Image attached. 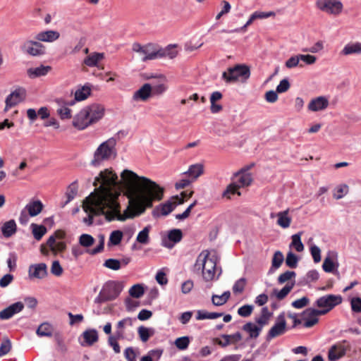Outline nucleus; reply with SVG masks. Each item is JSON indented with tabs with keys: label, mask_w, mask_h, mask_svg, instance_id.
<instances>
[{
	"label": "nucleus",
	"mask_w": 361,
	"mask_h": 361,
	"mask_svg": "<svg viewBox=\"0 0 361 361\" xmlns=\"http://www.w3.org/2000/svg\"><path fill=\"white\" fill-rule=\"evenodd\" d=\"M86 200L83 205L85 212L89 213L87 217L83 219V222L88 226L93 224L94 216L104 215L107 221L115 219L123 221L133 217L128 209L123 214H120V205L116 201L118 195L116 190L120 185L118 176L111 169L102 171L94 179L93 185L97 187Z\"/></svg>",
	"instance_id": "obj_1"
},
{
	"label": "nucleus",
	"mask_w": 361,
	"mask_h": 361,
	"mask_svg": "<svg viewBox=\"0 0 361 361\" xmlns=\"http://www.w3.org/2000/svg\"><path fill=\"white\" fill-rule=\"evenodd\" d=\"M126 188L135 195L134 207L140 213L153 206L154 201H159L164 195V189L157 183L135 172L125 169L121 174Z\"/></svg>",
	"instance_id": "obj_2"
},
{
	"label": "nucleus",
	"mask_w": 361,
	"mask_h": 361,
	"mask_svg": "<svg viewBox=\"0 0 361 361\" xmlns=\"http://www.w3.org/2000/svg\"><path fill=\"white\" fill-rule=\"evenodd\" d=\"M116 145V140L114 137H111L100 144L94 153L90 165L97 167L103 161L116 158L117 155Z\"/></svg>",
	"instance_id": "obj_3"
},
{
	"label": "nucleus",
	"mask_w": 361,
	"mask_h": 361,
	"mask_svg": "<svg viewBox=\"0 0 361 361\" xmlns=\"http://www.w3.org/2000/svg\"><path fill=\"white\" fill-rule=\"evenodd\" d=\"M250 169V166L247 169H242L235 173V181L227 186L226 189L223 192V197L230 199L231 195L237 193L238 195H240L238 189L241 187L247 186L252 183V179L251 173L247 172Z\"/></svg>",
	"instance_id": "obj_4"
},
{
	"label": "nucleus",
	"mask_w": 361,
	"mask_h": 361,
	"mask_svg": "<svg viewBox=\"0 0 361 361\" xmlns=\"http://www.w3.org/2000/svg\"><path fill=\"white\" fill-rule=\"evenodd\" d=\"M177 55V51L172 50L171 45L165 49L158 48L153 44H145V56L142 58V61L154 60L168 56L173 59Z\"/></svg>",
	"instance_id": "obj_5"
},
{
	"label": "nucleus",
	"mask_w": 361,
	"mask_h": 361,
	"mask_svg": "<svg viewBox=\"0 0 361 361\" xmlns=\"http://www.w3.org/2000/svg\"><path fill=\"white\" fill-rule=\"evenodd\" d=\"M250 76V71L247 66L238 64L233 67H229L226 71L222 73V78L227 83H233L242 78L247 80Z\"/></svg>",
	"instance_id": "obj_6"
},
{
	"label": "nucleus",
	"mask_w": 361,
	"mask_h": 361,
	"mask_svg": "<svg viewBox=\"0 0 361 361\" xmlns=\"http://www.w3.org/2000/svg\"><path fill=\"white\" fill-rule=\"evenodd\" d=\"M341 302L342 297L341 295L329 294L319 298L316 301V305L319 307L324 308L319 310L325 311L326 314Z\"/></svg>",
	"instance_id": "obj_7"
},
{
	"label": "nucleus",
	"mask_w": 361,
	"mask_h": 361,
	"mask_svg": "<svg viewBox=\"0 0 361 361\" xmlns=\"http://www.w3.org/2000/svg\"><path fill=\"white\" fill-rule=\"evenodd\" d=\"M317 8L329 14L338 15L343 10V4L337 0H317Z\"/></svg>",
	"instance_id": "obj_8"
},
{
	"label": "nucleus",
	"mask_w": 361,
	"mask_h": 361,
	"mask_svg": "<svg viewBox=\"0 0 361 361\" xmlns=\"http://www.w3.org/2000/svg\"><path fill=\"white\" fill-rule=\"evenodd\" d=\"M21 50L30 56H39L46 54V47L39 41L26 40L20 47Z\"/></svg>",
	"instance_id": "obj_9"
},
{
	"label": "nucleus",
	"mask_w": 361,
	"mask_h": 361,
	"mask_svg": "<svg viewBox=\"0 0 361 361\" xmlns=\"http://www.w3.org/2000/svg\"><path fill=\"white\" fill-rule=\"evenodd\" d=\"M123 288V286L121 282L109 281L104 283L101 290L107 300L111 301L118 297Z\"/></svg>",
	"instance_id": "obj_10"
},
{
	"label": "nucleus",
	"mask_w": 361,
	"mask_h": 361,
	"mask_svg": "<svg viewBox=\"0 0 361 361\" xmlns=\"http://www.w3.org/2000/svg\"><path fill=\"white\" fill-rule=\"evenodd\" d=\"M176 201L171 202L167 201L164 204H161L159 206L157 207L152 212V214L154 217H159L160 215L167 216L169 214L175 207L180 204H183L184 200L183 198L179 197L178 195L173 197Z\"/></svg>",
	"instance_id": "obj_11"
},
{
	"label": "nucleus",
	"mask_w": 361,
	"mask_h": 361,
	"mask_svg": "<svg viewBox=\"0 0 361 361\" xmlns=\"http://www.w3.org/2000/svg\"><path fill=\"white\" fill-rule=\"evenodd\" d=\"M350 348V345L346 340H343L332 345L328 353V358L330 361H336L343 357L347 350Z\"/></svg>",
	"instance_id": "obj_12"
},
{
	"label": "nucleus",
	"mask_w": 361,
	"mask_h": 361,
	"mask_svg": "<svg viewBox=\"0 0 361 361\" xmlns=\"http://www.w3.org/2000/svg\"><path fill=\"white\" fill-rule=\"evenodd\" d=\"M286 331V322L285 319L284 314H280L274 324V326L269 329L267 335V340L270 341L271 339L283 335Z\"/></svg>",
	"instance_id": "obj_13"
},
{
	"label": "nucleus",
	"mask_w": 361,
	"mask_h": 361,
	"mask_svg": "<svg viewBox=\"0 0 361 361\" xmlns=\"http://www.w3.org/2000/svg\"><path fill=\"white\" fill-rule=\"evenodd\" d=\"M338 253L336 251H329L328 255L325 257L322 268L325 272L333 273L336 274L338 273V262H337Z\"/></svg>",
	"instance_id": "obj_14"
},
{
	"label": "nucleus",
	"mask_w": 361,
	"mask_h": 361,
	"mask_svg": "<svg viewBox=\"0 0 361 361\" xmlns=\"http://www.w3.org/2000/svg\"><path fill=\"white\" fill-rule=\"evenodd\" d=\"M90 119L88 111L83 108L74 116L72 123L75 128L82 130L92 125Z\"/></svg>",
	"instance_id": "obj_15"
},
{
	"label": "nucleus",
	"mask_w": 361,
	"mask_h": 361,
	"mask_svg": "<svg viewBox=\"0 0 361 361\" xmlns=\"http://www.w3.org/2000/svg\"><path fill=\"white\" fill-rule=\"evenodd\" d=\"M326 314L325 311H320L319 310L314 309V308H307L302 313V315L305 317H307L306 321L303 324V326L305 328H311L314 325H315L319 319L317 317L319 315Z\"/></svg>",
	"instance_id": "obj_16"
},
{
	"label": "nucleus",
	"mask_w": 361,
	"mask_h": 361,
	"mask_svg": "<svg viewBox=\"0 0 361 361\" xmlns=\"http://www.w3.org/2000/svg\"><path fill=\"white\" fill-rule=\"evenodd\" d=\"M85 109L88 111V116L92 125L98 122L104 115V107L99 104L87 106Z\"/></svg>",
	"instance_id": "obj_17"
},
{
	"label": "nucleus",
	"mask_w": 361,
	"mask_h": 361,
	"mask_svg": "<svg viewBox=\"0 0 361 361\" xmlns=\"http://www.w3.org/2000/svg\"><path fill=\"white\" fill-rule=\"evenodd\" d=\"M25 97V90L23 88H18L12 92L6 98V111L8 108L13 107L22 102Z\"/></svg>",
	"instance_id": "obj_18"
},
{
	"label": "nucleus",
	"mask_w": 361,
	"mask_h": 361,
	"mask_svg": "<svg viewBox=\"0 0 361 361\" xmlns=\"http://www.w3.org/2000/svg\"><path fill=\"white\" fill-rule=\"evenodd\" d=\"M24 307L25 305L22 302L13 303L0 312V319L2 320L9 319L16 314L20 312Z\"/></svg>",
	"instance_id": "obj_19"
},
{
	"label": "nucleus",
	"mask_w": 361,
	"mask_h": 361,
	"mask_svg": "<svg viewBox=\"0 0 361 361\" xmlns=\"http://www.w3.org/2000/svg\"><path fill=\"white\" fill-rule=\"evenodd\" d=\"M47 274V267L44 263L31 264L29 267L28 274L30 278L42 279L46 277Z\"/></svg>",
	"instance_id": "obj_20"
},
{
	"label": "nucleus",
	"mask_w": 361,
	"mask_h": 361,
	"mask_svg": "<svg viewBox=\"0 0 361 361\" xmlns=\"http://www.w3.org/2000/svg\"><path fill=\"white\" fill-rule=\"evenodd\" d=\"M134 320L135 319L131 317H126L120 320L116 324V331H115L114 335L117 336V338H124L129 340L133 338V334H130L128 335L125 334L124 328L126 326H132Z\"/></svg>",
	"instance_id": "obj_21"
},
{
	"label": "nucleus",
	"mask_w": 361,
	"mask_h": 361,
	"mask_svg": "<svg viewBox=\"0 0 361 361\" xmlns=\"http://www.w3.org/2000/svg\"><path fill=\"white\" fill-rule=\"evenodd\" d=\"M329 106V100L326 97L319 96L312 99L309 104L308 109L311 111H319L326 109Z\"/></svg>",
	"instance_id": "obj_22"
},
{
	"label": "nucleus",
	"mask_w": 361,
	"mask_h": 361,
	"mask_svg": "<svg viewBox=\"0 0 361 361\" xmlns=\"http://www.w3.org/2000/svg\"><path fill=\"white\" fill-rule=\"evenodd\" d=\"M152 92V88L150 84H144L139 90L135 91L133 96V99L135 101H146L147 100Z\"/></svg>",
	"instance_id": "obj_23"
},
{
	"label": "nucleus",
	"mask_w": 361,
	"mask_h": 361,
	"mask_svg": "<svg viewBox=\"0 0 361 361\" xmlns=\"http://www.w3.org/2000/svg\"><path fill=\"white\" fill-rule=\"evenodd\" d=\"M60 34L56 30H46L37 33L35 38L36 40L44 42H53L57 40Z\"/></svg>",
	"instance_id": "obj_24"
},
{
	"label": "nucleus",
	"mask_w": 361,
	"mask_h": 361,
	"mask_svg": "<svg viewBox=\"0 0 361 361\" xmlns=\"http://www.w3.org/2000/svg\"><path fill=\"white\" fill-rule=\"evenodd\" d=\"M209 252L208 250L202 251L197 257L196 262L193 266V271L203 274L204 269L207 267V259L209 257Z\"/></svg>",
	"instance_id": "obj_25"
},
{
	"label": "nucleus",
	"mask_w": 361,
	"mask_h": 361,
	"mask_svg": "<svg viewBox=\"0 0 361 361\" xmlns=\"http://www.w3.org/2000/svg\"><path fill=\"white\" fill-rule=\"evenodd\" d=\"M216 266V260L208 257L207 259V267L205 269H204L202 275L203 279L206 281H210L214 279L215 276Z\"/></svg>",
	"instance_id": "obj_26"
},
{
	"label": "nucleus",
	"mask_w": 361,
	"mask_h": 361,
	"mask_svg": "<svg viewBox=\"0 0 361 361\" xmlns=\"http://www.w3.org/2000/svg\"><path fill=\"white\" fill-rule=\"evenodd\" d=\"M82 336L84 338V343H81L82 345H92L98 341L99 336L97 331L94 329H90L85 331Z\"/></svg>",
	"instance_id": "obj_27"
},
{
	"label": "nucleus",
	"mask_w": 361,
	"mask_h": 361,
	"mask_svg": "<svg viewBox=\"0 0 361 361\" xmlns=\"http://www.w3.org/2000/svg\"><path fill=\"white\" fill-rule=\"evenodd\" d=\"M43 207L40 200H32L26 204L24 209L27 212L30 216H35L42 211Z\"/></svg>",
	"instance_id": "obj_28"
},
{
	"label": "nucleus",
	"mask_w": 361,
	"mask_h": 361,
	"mask_svg": "<svg viewBox=\"0 0 361 361\" xmlns=\"http://www.w3.org/2000/svg\"><path fill=\"white\" fill-rule=\"evenodd\" d=\"M56 102L60 106L56 111L61 119L64 120L71 118L72 117L71 110L66 106V102L63 99L61 98L57 99Z\"/></svg>",
	"instance_id": "obj_29"
},
{
	"label": "nucleus",
	"mask_w": 361,
	"mask_h": 361,
	"mask_svg": "<svg viewBox=\"0 0 361 361\" xmlns=\"http://www.w3.org/2000/svg\"><path fill=\"white\" fill-rule=\"evenodd\" d=\"M242 329L249 334L250 338H257L262 330V326H259L251 322L245 324Z\"/></svg>",
	"instance_id": "obj_30"
},
{
	"label": "nucleus",
	"mask_w": 361,
	"mask_h": 361,
	"mask_svg": "<svg viewBox=\"0 0 361 361\" xmlns=\"http://www.w3.org/2000/svg\"><path fill=\"white\" fill-rule=\"evenodd\" d=\"M183 238V233L180 229L174 228L171 230L168 234V238L172 243H164V246L168 248H172L175 243L181 240Z\"/></svg>",
	"instance_id": "obj_31"
},
{
	"label": "nucleus",
	"mask_w": 361,
	"mask_h": 361,
	"mask_svg": "<svg viewBox=\"0 0 361 361\" xmlns=\"http://www.w3.org/2000/svg\"><path fill=\"white\" fill-rule=\"evenodd\" d=\"M1 232L4 237L8 238L14 235L17 231V226L13 219L5 222L1 226Z\"/></svg>",
	"instance_id": "obj_32"
},
{
	"label": "nucleus",
	"mask_w": 361,
	"mask_h": 361,
	"mask_svg": "<svg viewBox=\"0 0 361 361\" xmlns=\"http://www.w3.org/2000/svg\"><path fill=\"white\" fill-rule=\"evenodd\" d=\"M203 173V167L200 164H195L190 166L188 170L184 172L183 174L188 176L189 178L192 181L196 180Z\"/></svg>",
	"instance_id": "obj_33"
},
{
	"label": "nucleus",
	"mask_w": 361,
	"mask_h": 361,
	"mask_svg": "<svg viewBox=\"0 0 361 361\" xmlns=\"http://www.w3.org/2000/svg\"><path fill=\"white\" fill-rule=\"evenodd\" d=\"M51 69V67L47 66H44L43 65L37 67V68H30L27 70V75L31 78H35L40 76L46 75L49 71Z\"/></svg>",
	"instance_id": "obj_34"
},
{
	"label": "nucleus",
	"mask_w": 361,
	"mask_h": 361,
	"mask_svg": "<svg viewBox=\"0 0 361 361\" xmlns=\"http://www.w3.org/2000/svg\"><path fill=\"white\" fill-rule=\"evenodd\" d=\"M295 285V282H292L291 283H287L281 290H278L277 289H274L272 292V295H275L276 298L279 300L284 299L288 293L292 290Z\"/></svg>",
	"instance_id": "obj_35"
},
{
	"label": "nucleus",
	"mask_w": 361,
	"mask_h": 361,
	"mask_svg": "<svg viewBox=\"0 0 361 361\" xmlns=\"http://www.w3.org/2000/svg\"><path fill=\"white\" fill-rule=\"evenodd\" d=\"M231 297L229 290H226L221 295L214 294L212 296V302L215 306H221L227 302Z\"/></svg>",
	"instance_id": "obj_36"
},
{
	"label": "nucleus",
	"mask_w": 361,
	"mask_h": 361,
	"mask_svg": "<svg viewBox=\"0 0 361 361\" xmlns=\"http://www.w3.org/2000/svg\"><path fill=\"white\" fill-rule=\"evenodd\" d=\"M91 88L88 85H85L75 92V100L78 102L86 99L90 95Z\"/></svg>",
	"instance_id": "obj_37"
},
{
	"label": "nucleus",
	"mask_w": 361,
	"mask_h": 361,
	"mask_svg": "<svg viewBox=\"0 0 361 361\" xmlns=\"http://www.w3.org/2000/svg\"><path fill=\"white\" fill-rule=\"evenodd\" d=\"M30 228H32V235L37 240H40L47 232V228L43 225L32 223L30 225Z\"/></svg>",
	"instance_id": "obj_38"
},
{
	"label": "nucleus",
	"mask_w": 361,
	"mask_h": 361,
	"mask_svg": "<svg viewBox=\"0 0 361 361\" xmlns=\"http://www.w3.org/2000/svg\"><path fill=\"white\" fill-rule=\"evenodd\" d=\"M103 58V53L94 52L85 59L84 63L89 67H94L96 66L98 62L101 61Z\"/></svg>",
	"instance_id": "obj_39"
},
{
	"label": "nucleus",
	"mask_w": 361,
	"mask_h": 361,
	"mask_svg": "<svg viewBox=\"0 0 361 361\" xmlns=\"http://www.w3.org/2000/svg\"><path fill=\"white\" fill-rule=\"evenodd\" d=\"M52 326L47 322H44L39 325V326L37 328L36 331V334H37V336L40 337H50L52 336Z\"/></svg>",
	"instance_id": "obj_40"
},
{
	"label": "nucleus",
	"mask_w": 361,
	"mask_h": 361,
	"mask_svg": "<svg viewBox=\"0 0 361 361\" xmlns=\"http://www.w3.org/2000/svg\"><path fill=\"white\" fill-rule=\"evenodd\" d=\"M271 313L269 312L267 307H264L261 310V316L255 319V322L259 326H263L268 324L269 318L271 317Z\"/></svg>",
	"instance_id": "obj_41"
},
{
	"label": "nucleus",
	"mask_w": 361,
	"mask_h": 361,
	"mask_svg": "<svg viewBox=\"0 0 361 361\" xmlns=\"http://www.w3.org/2000/svg\"><path fill=\"white\" fill-rule=\"evenodd\" d=\"M150 229V226H145L141 231L138 233L136 238V241L143 245L148 244L149 243V233Z\"/></svg>",
	"instance_id": "obj_42"
},
{
	"label": "nucleus",
	"mask_w": 361,
	"mask_h": 361,
	"mask_svg": "<svg viewBox=\"0 0 361 361\" xmlns=\"http://www.w3.org/2000/svg\"><path fill=\"white\" fill-rule=\"evenodd\" d=\"M344 55L353 54H361V43L356 42L354 44H346L342 50Z\"/></svg>",
	"instance_id": "obj_43"
},
{
	"label": "nucleus",
	"mask_w": 361,
	"mask_h": 361,
	"mask_svg": "<svg viewBox=\"0 0 361 361\" xmlns=\"http://www.w3.org/2000/svg\"><path fill=\"white\" fill-rule=\"evenodd\" d=\"M277 224L282 228H286L290 226L291 219L288 216V211L279 212Z\"/></svg>",
	"instance_id": "obj_44"
},
{
	"label": "nucleus",
	"mask_w": 361,
	"mask_h": 361,
	"mask_svg": "<svg viewBox=\"0 0 361 361\" xmlns=\"http://www.w3.org/2000/svg\"><path fill=\"white\" fill-rule=\"evenodd\" d=\"M301 232L292 235V242L290 246H293L297 252H302L304 250V245L301 241Z\"/></svg>",
	"instance_id": "obj_45"
},
{
	"label": "nucleus",
	"mask_w": 361,
	"mask_h": 361,
	"mask_svg": "<svg viewBox=\"0 0 361 361\" xmlns=\"http://www.w3.org/2000/svg\"><path fill=\"white\" fill-rule=\"evenodd\" d=\"M137 332L142 342L147 341L149 337L153 334L152 329H147L143 326L138 328Z\"/></svg>",
	"instance_id": "obj_46"
},
{
	"label": "nucleus",
	"mask_w": 361,
	"mask_h": 361,
	"mask_svg": "<svg viewBox=\"0 0 361 361\" xmlns=\"http://www.w3.org/2000/svg\"><path fill=\"white\" fill-rule=\"evenodd\" d=\"M348 192V186L346 184L340 185L335 188L334 197L336 200L343 198Z\"/></svg>",
	"instance_id": "obj_47"
},
{
	"label": "nucleus",
	"mask_w": 361,
	"mask_h": 361,
	"mask_svg": "<svg viewBox=\"0 0 361 361\" xmlns=\"http://www.w3.org/2000/svg\"><path fill=\"white\" fill-rule=\"evenodd\" d=\"M298 260L299 259L296 255L292 252H289L286 255V264L287 267L294 269L297 267Z\"/></svg>",
	"instance_id": "obj_48"
},
{
	"label": "nucleus",
	"mask_w": 361,
	"mask_h": 361,
	"mask_svg": "<svg viewBox=\"0 0 361 361\" xmlns=\"http://www.w3.org/2000/svg\"><path fill=\"white\" fill-rule=\"evenodd\" d=\"M78 192V187L76 185V182L72 183L68 188L67 192H66V197L67 200L66 201L65 204H68L71 200L74 199L75 195H77Z\"/></svg>",
	"instance_id": "obj_49"
},
{
	"label": "nucleus",
	"mask_w": 361,
	"mask_h": 361,
	"mask_svg": "<svg viewBox=\"0 0 361 361\" xmlns=\"http://www.w3.org/2000/svg\"><path fill=\"white\" fill-rule=\"evenodd\" d=\"M129 294L133 298H139L144 294V288L140 284L133 285L129 290Z\"/></svg>",
	"instance_id": "obj_50"
},
{
	"label": "nucleus",
	"mask_w": 361,
	"mask_h": 361,
	"mask_svg": "<svg viewBox=\"0 0 361 361\" xmlns=\"http://www.w3.org/2000/svg\"><path fill=\"white\" fill-rule=\"evenodd\" d=\"M246 285V279L245 278H240L237 280L233 286V291L235 294L241 293L243 292Z\"/></svg>",
	"instance_id": "obj_51"
},
{
	"label": "nucleus",
	"mask_w": 361,
	"mask_h": 361,
	"mask_svg": "<svg viewBox=\"0 0 361 361\" xmlns=\"http://www.w3.org/2000/svg\"><path fill=\"white\" fill-rule=\"evenodd\" d=\"M123 238V233L119 230L114 231L111 233L109 237V242L114 245H118Z\"/></svg>",
	"instance_id": "obj_52"
},
{
	"label": "nucleus",
	"mask_w": 361,
	"mask_h": 361,
	"mask_svg": "<svg viewBox=\"0 0 361 361\" xmlns=\"http://www.w3.org/2000/svg\"><path fill=\"white\" fill-rule=\"evenodd\" d=\"M94 242V238L89 234H82L79 238L80 244L83 246L88 247L91 246Z\"/></svg>",
	"instance_id": "obj_53"
},
{
	"label": "nucleus",
	"mask_w": 361,
	"mask_h": 361,
	"mask_svg": "<svg viewBox=\"0 0 361 361\" xmlns=\"http://www.w3.org/2000/svg\"><path fill=\"white\" fill-rule=\"evenodd\" d=\"M284 260L283 255L281 251H276L274 252L271 264L275 268H279Z\"/></svg>",
	"instance_id": "obj_54"
},
{
	"label": "nucleus",
	"mask_w": 361,
	"mask_h": 361,
	"mask_svg": "<svg viewBox=\"0 0 361 361\" xmlns=\"http://www.w3.org/2000/svg\"><path fill=\"white\" fill-rule=\"evenodd\" d=\"M319 274L317 270H310L307 273L305 277L304 278L305 283L308 284L310 283L316 281L319 279Z\"/></svg>",
	"instance_id": "obj_55"
},
{
	"label": "nucleus",
	"mask_w": 361,
	"mask_h": 361,
	"mask_svg": "<svg viewBox=\"0 0 361 361\" xmlns=\"http://www.w3.org/2000/svg\"><path fill=\"white\" fill-rule=\"evenodd\" d=\"M190 343V339L188 336L178 338L175 341L176 346L179 350H185Z\"/></svg>",
	"instance_id": "obj_56"
},
{
	"label": "nucleus",
	"mask_w": 361,
	"mask_h": 361,
	"mask_svg": "<svg viewBox=\"0 0 361 361\" xmlns=\"http://www.w3.org/2000/svg\"><path fill=\"white\" fill-rule=\"evenodd\" d=\"M254 307L252 305H245L239 307L238 314L243 317H247L250 316L253 311Z\"/></svg>",
	"instance_id": "obj_57"
},
{
	"label": "nucleus",
	"mask_w": 361,
	"mask_h": 361,
	"mask_svg": "<svg viewBox=\"0 0 361 361\" xmlns=\"http://www.w3.org/2000/svg\"><path fill=\"white\" fill-rule=\"evenodd\" d=\"M104 266L110 269L116 271L121 268V262H120V260L111 258V259H106L104 262Z\"/></svg>",
	"instance_id": "obj_58"
},
{
	"label": "nucleus",
	"mask_w": 361,
	"mask_h": 361,
	"mask_svg": "<svg viewBox=\"0 0 361 361\" xmlns=\"http://www.w3.org/2000/svg\"><path fill=\"white\" fill-rule=\"evenodd\" d=\"M124 339V338H117V336H110L108 339V343L110 346H111L116 353H119L121 352V348L117 342L118 340Z\"/></svg>",
	"instance_id": "obj_59"
},
{
	"label": "nucleus",
	"mask_w": 361,
	"mask_h": 361,
	"mask_svg": "<svg viewBox=\"0 0 361 361\" xmlns=\"http://www.w3.org/2000/svg\"><path fill=\"white\" fill-rule=\"evenodd\" d=\"M296 276V274L293 271H286L284 273L281 274L278 278V283L279 284H283L285 282L290 280L292 278H294Z\"/></svg>",
	"instance_id": "obj_60"
},
{
	"label": "nucleus",
	"mask_w": 361,
	"mask_h": 361,
	"mask_svg": "<svg viewBox=\"0 0 361 361\" xmlns=\"http://www.w3.org/2000/svg\"><path fill=\"white\" fill-rule=\"evenodd\" d=\"M300 59H299V54L293 56L290 58H289L285 63V66L288 68H293L298 66H300V67H302V64H299Z\"/></svg>",
	"instance_id": "obj_61"
},
{
	"label": "nucleus",
	"mask_w": 361,
	"mask_h": 361,
	"mask_svg": "<svg viewBox=\"0 0 361 361\" xmlns=\"http://www.w3.org/2000/svg\"><path fill=\"white\" fill-rule=\"evenodd\" d=\"M11 348V343L9 339H5L0 345V357L6 355Z\"/></svg>",
	"instance_id": "obj_62"
},
{
	"label": "nucleus",
	"mask_w": 361,
	"mask_h": 361,
	"mask_svg": "<svg viewBox=\"0 0 361 361\" xmlns=\"http://www.w3.org/2000/svg\"><path fill=\"white\" fill-rule=\"evenodd\" d=\"M51 273L56 276H59L63 273V268L59 261L56 260L52 262L51 267Z\"/></svg>",
	"instance_id": "obj_63"
},
{
	"label": "nucleus",
	"mask_w": 361,
	"mask_h": 361,
	"mask_svg": "<svg viewBox=\"0 0 361 361\" xmlns=\"http://www.w3.org/2000/svg\"><path fill=\"white\" fill-rule=\"evenodd\" d=\"M351 309L354 312H361V298L359 297L353 298L350 301Z\"/></svg>",
	"instance_id": "obj_64"
}]
</instances>
